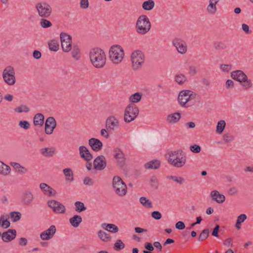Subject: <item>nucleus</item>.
<instances>
[{
	"label": "nucleus",
	"mask_w": 253,
	"mask_h": 253,
	"mask_svg": "<svg viewBox=\"0 0 253 253\" xmlns=\"http://www.w3.org/2000/svg\"><path fill=\"white\" fill-rule=\"evenodd\" d=\"M89 58L91 63L94 67L101 68L106 63V55L103 50L98 47L93 48L89 52Z\"/></svg>",
	"instance_id": "nucleus-1"
},
{
	"label": "nucleus",
	"mask_w": 253,
	"mask_h": 253,
	"mask_svg": "<svg viewBox=\"0 0 253 253\" xmlns=\"http://www.w3.org/2000/svg\"><path fill=\"white\" fill-rule=\"evenodd\" d=\"M168 161L174 167L180 168L185 165L186 157L182 150L179 149L177 151H171L168 153Z\"/></svg>",
	"instance_id": "nucleus-2"
},
{
	"label": "nucleus",
	"mask_w": 253,
	"mask_h": 253,
	"mask_svg": "<svg viewBox=\"0 0 253 253\" xmlns=\"http://www.w3.org/2000/svg\"><path fill=\"white\" fill-rule=\"evenodd\" d=\"M124 57L123 48L118 44L112 45L109 50V58L114 64L121 63Z\"/></svg>",
	"instance_id": "nucleus-3"
},
{
	"label": "nucleus",
	"mask_w": 253,
	"mask_h": 253,
	"mask_svg": "<svg viewBox=\"0 0 253 253\" xmlns=\"http://www.w3.org/2000/svg\"><path fill=\"white\" fill-rule=\"evenodd\" d=\"M35 8L39 16L42 18H48L52 13V7L49 4L45 1L38 2Z\"/></svg>",
	"instance_id": "nucleus-4"
},
{
	"label": "nucleus",
	"mask_w": 253,
	"mask_h": 253,
	"mask_svg": "<svg viewBox=\"0 0 253 253\" xmlns=\"http://www.w3.org/2000/svg\"><path fill=\"white\" fill-rule=\"evenodd\" d=\"M113 187L116 193L119 196H125L127 192V187L125 183L118 176H115L113 178Z\"/></svg>",
	"instance_id": "nucleus-5"
},
{
	"label": "nucleus",
	"mask_w": 253,
	"mask_h": 253,
	"mask_svg": "<svg viewBox=\"0 0 253 253\" xmlns=\"http://www.w3.org/2000/svg\"><path fill=\"white\" fill-rule=\"evenodd\" d=\"M136 27L139 34H144L148 32L151 27L148 18L144 15L140 16L137 19Z\"/></svg>",
	"instance_id": "nucleus-6"
},
{
	"label": "nucleus",
	"mask_w": 253,
	"mask_h": 253,
	"mask_svg": "<svg viewBox=\"0 0 253 253\" xmlns=\"http://www.w3.org/2000/svg\"><path fill=\"white\" fill-rule=\"evenodd\" d=\"M196 93L189 90L181 91L178 96V101L179 104L183 107L186 106V103L196 98Z\"/></svg>",
	"instance_id": "nucleus-7"
},
{
	"label": "nucleus",
	"mask_w": 253,
	"mask_h": 253,
	"mask_svg": "<svg viewBox=\"0 0 253 253\" xmlns=\"http://www.w3.org/2000/svg\"><path fill=\"white\" fill-rule=\"evenodd\" d=\"M15 71L13 67L7 66L3 71L2 78L4 82L9 85H13L16 83Z\"/></svg>",
	"instance_id": "nucleus-8"
},
{
	"label": "nucleus",
	"mask_w": 253,
	"mask_h": 253,
	"mask_svg": "<svg viewBox=\"0 0 253 253\" xmlns=\"http://www.w3.org/2000/svg\"><path fill=\"white\" fill-rule=\"evenodd\" d=\"M139 114V109L135 105H128L125 109L124 121L130 123L136 118Z\"/></svg>",
	"instance_id": "nucleus-9"
},
{
	"label": "nucleus",
	"mask_w": 253,
	"mask_h": 253,
	"mask_svg": "<svg viewBox=\"0 0 253 253\" xmlns=\"http://www.w3.org/2000/svg\"><path fill=\"white\" fill-rule=\"evenodd\" d=\"M132 68L134 70L139 69L144 63V56L142 52L136 50L131 55Z\"/></svg>",
	"instance_id": "nucleus-10"
},
{
	"label": "nucleus",
	"mask_w": 253,
	"mask_h": 253,
	"mask_svg": "<svg viewBox=\"0 0 253 253\" xmlns=\"http://www.w3.org/2000/svg\"><path fill=\"white\" fill-rule=\"evenodd\" d=\"M172 45L175 47L177 51L181 54H184L187 51V44L185 41L181 38H174L172 41Z\"/></svg>",
	"instance_id": "nucleus-11"
},
{
	"label": "nucleus",
	"mask_w": 253,
	"mask_h": 253,
	"mask_svg": "<svg viewBox=\"0 0 253 253\" xmlns=\"http://www.w3.org/2000/svg\"><path fill=\"white\" fill-rule=\"evenodd\" d=\"M60 37L63 51L69 52L72 47V37L65 33H61Z\"/></svg>",
	"instance_id": "nucleus-12"
},
{
	"label": "nucleus",
	"mask_w": 253,
	"mask_h": 253,
	"mask_svg": "<svg viewBox=\"0 0 253 253\" xmlns=\"http://www.w3.org/2000/svg\"><path fill=\"white\" fill-rule=\"evenodd\" d=\"M47 206L55 213L63 214L65 212V207L57 201L51 200L47 202Z\"/></svg>",
	"instance_id": "nucleus-13"
},
{
	"label": "nucleus",
	"mask_w": 253,
	"mask_h": 253,
	"mask_svg": "<svg viewBox=\"0 0 253 253\" xmlns=\"http://www.w3.org/2000/svg\"><path fill=\"white\" fill-rule=\"evenodd\" d=\"M56 126V122L55 119L52 117L47 118L45 123V133L48 135L51 134Z\"/></svg>",
	"instance_id": "nucleus-14"
},
{
	"label": "nucleus",
	"mask_w": 253,
	"mask_h": 253,
	"mask_svg": "<svg viewBox=\"0 0 253 253\" xmlns=\"http://www.w3.org/2000/svg\"><path fill=\"white\" fill-rule=\"evenodd\" d=\"M34 199V194L30 190H25L21 196V202L24 206L30 205Z\"/></svg>",
	"instance_id": "nucleus-15"
},
{
	"label": "nucleus",
	"mask_w": 253,
	"mask_h": 253,
	"mask_svg": "<svg viewBox=\"0 0 253 253\" xmlns=\"http://www.w3.org/2000/svg\"><path fill=\"white\" fill-rule=\"evenodd\" d=\"M56 231L55 226L51 225L48 229L41 233L40 237L42 240H49L53 237Z\"/></svg>",
	"instance_id": "nucleus-16"
},
{
	"label": "nucleus",
	"mask_w": 253,
	"mask_h": 253,
	"mask_svg": "<svg viewBox=\"0 0 253 253\" xmlns=\"http://www.w3.org/2000/svg\"><path fill=\"white\" fill-rule=\"evenodd\" d=\"M119 121L114 116H111L108 117L106 121V127L108 130H114L118 128Z\"/></svg>",
	"instance_id": "nucleus-17"
},
{
	"label": "nucleus",
	"mask_w": 253,
	"mask_h": 253,
	"mask_svg": "<svg viewBox=\"0 0 253 253\" xmlns=\"http://www.w3.org/2000/svg\"><path fill=\"white\" fill-rule=\"evenodd\" d=\"M106 159L104 156L100 155L95 158L93 162L94 169L102 170L106 167Z\"/></svg>",
	"instance_id": "nucleus-18"
},
{
	"label": "nucleus",
	"mask_w": 253,
	"mask_h": 253,
	"mask_svg": "<svg viewBox=\"0 0 253 253\" xmlns=\"http://www.w3.org/2000/svg\"><path fill=\"white\" fill-rule=\"evenodd\" d=\"M1 239L4 242H9L14 239L16 236V231L15 229H8L7 231L1 233Z\"/></svg>",
	"instance_id": "nucleus-19"
},
{
	"label": "nucleus",
	"mask_w": 253,
	"mask_h": 253,
	"mask_svg": "<svg viewBox=\"0 0 253 253\" xmlns=\"http://www.w3.org/2000/svg\"><path fill=\"white\" fill-rule=\"evenodd\" d=\"M80 157L87 162H89L93 158L92 154L88 149L84 146H81L79 148Z\"/></svg>",
	"instance_id": "nucleus-20"
},
{
	"label": "nucleus",
	"mask_w": 253,
	"mask_h": 253,
	"mask_svg": "<svg viewBox=\"0 0 253 253\" xmlns=\"http://www.w3.org/2000/svg\"><path fill=\"white\" fill-rule=\"evenodd\" d=\"M115 153L114 157L117 160V163L119 167H122L125 164V155L119 148H116L114 150Z\"/></svg>",
	"instance_id": "nucleus-21"
},
{
	"label": "nucleus",
	"mask_w": 253,
	"mask_h": 253,
	"mask_svg": "<svg viewBox=\"0 0 253 253\" xmlns=\"http://www.w3.org/2000/svg\"><path fill=\"white\" fill-rule=\"evenodd\" d=\"M88 145L90 146L92 150L98 152L101 150L103 147V143L98 139L91 138L88 140Z\"/></svg>",
	"instance_id": "nucleus-22"
},
{
	"label": "nucleus",
	"mask_w": 253,
	"mask_h": 253,
	"mask_svg": "<svg viewBox=\"0 0 253 253\" xmlns=\"http://www.w3.org/2000/svg\"><path fill=\"white\" fill-rule=\"evenodd\" d=\"M40 188L42 192L48 196H54L56 194V191L45 183H41L40 184Z\"/></svg>",
	"instance_id": "nucleus-23"
},
{
	"label": "nucleus",
	"mask_w": 253,
	"mask_h": 253,
	"mask_svg": "<svg viewBox=\"0 0 253 253\" xmlns=\"http://www.w3.org/2000/svg\"><path fill=\"white\" fill-rule=\"evenodd\" d=\"M231 76L232 79L239 82L240 83L247 77V76L241 70H236L232 72Z\"/></svg>",
	"instance_id": "nucleus-24"
},
{
	"label": "nucleus",
	"mask_w": 253,
	"mask_h": 253,
	"mask_svg": "<svg viewBox=\"0 0 253 253\" xmlns=\"http://www.w3.org/2000/svg\"><path fill=\"white\" fill-rule=\"evenodd\" d=\"M211 196L212 200L216 201L217 203H222L225 200V196L222 194H220L217 190L211 191Z\"/></svg>",
	"instance_id": "nucleus-25"
},
{
	"label": "nucleus",
	"mask_w": 253,
	"mask_h": 253,
	"mask_svg": "<svg viewBox=\"0 0 253 253\" xmlns=\"http://www.w3.org/2000/svg\"><path fill=\"white\" fill-rule=\"evenodd\" d=\"M101 227L111 233H117L119 231L118 227L114 224L103 223L101 224Z\"/></svg>",
	"instance_id": "nucleus-26"
},
{
	"label": "nucleus",
	"mask_w": 253,
	"mask_h": 253,
	"mask_svg": "<svg viewBox=\"0 0 253 253\" xmlns=\"http://www.w3.org/2000/svg\"><path fill=\"white\" fill-rule=\"evenodd\" d=\"M10 165L13 167L14 170L20 173L25 174L28 172V169L22 166L19 163L16 162H10Z\"/></svg>",
	"instance_id": "nucleus-27"
},
{
	"label": "nucleus",
	"mask_w": 253,
	"mask_h": 253,
	"mask_svg": "<svg viewBox=\"0 0 253 253\" xmlns=\"http://www.w3.org/2000/svg\"><path fill=\"white\" fill-rule=\"evenodd\" d=\"M69 222L73 227L77 228L82 222V217L80 215H75L69 219Z\"/></svg>",
	"instance_id": "nucleus-28"
},
{
	"label": "nucleus",
	"mask_w": 253,
	"mask_h": 253,
	"mask_svg": "<svg viewBox=\"0 0 253 253\" xmlns=\"http://www.w3.org/2000/svg\"><path fill=\"white\" fill-rule=\"evenodd\" d=\"M10 171L11 169L10 167L0 161V174L6 176L9 174Z\"/></svg>",
	"instance_id": "nucleus-29"
},
{
	"label": "nucleus",
	"mask_w": 253,
	"mask_h": 253,
	"mask_svg": "<svg viewBox=\"0 0 253 253\" xmlns=\"http://www.w3.org/2000/svg\"><path fill=\"white\" fill-rule=\"evenodd\" d=\"M181 115L179 113H175L167 116V121L169 123H177L180 119Z\"/></svg>",
	"instance_id": "nucleus-30"
},
{
	"label": "nucleus",
	"mask_w": 253,
	"mask_h": 253,
	"mask_svg": "<svg viewBox=\"0 0 253 253\" xmlns=\"http://www.w3.org/2000/svg\"><path fill=\"white\" fill-rule=\"evenodd\" d=\"M42 155L46 157H52L55 153V150L53 147L42 148L40 150Z\"/></svg>",
	"instance_id": "nucleus-31"
},
{
	"label": "nucleus",
	"mask_w": 253,
	"mask_h": 253,
	"mask_svg": "<svg viewBox=\"0 0 253 253\" xmlns=\"http://www.w3.org/2000/svg\"><path fill=\"white\" fill-rule=\"evenodd\" d=\"M44 116L41 113L37 114L34 118V124L35 126H42L44 123Z\"/></svg>",
	"instance_id": "nucleus-32"
},
{
	"label": "nucleus",
	"mask_w": 253,
	"mask_h": 253,
	"mask_svg": "<svg viewBox=\"0 0 253 253\" xmlns=\"http://www.w3.org/2000/svg\"><path fill=\"white\" fill-rule=\"evenodd\" d=\"M97 235L103 242H108L111 240V237L109 234L101 230L98 231Z\"/></svg>",
	"instance_id": "nucleus-33"
},
{
	"label": "nucleus",
	"mask_w": 253,
	"mask_h": 253,
	"mask_svg": "<svg viewBox=\"0 0 253 253\" xmlns=\"http://www.w3.org/2000/svg\"><path fill=\"white\" fill-rule=\"evenodd\" d=\"M66 177V180L69 182H72L74 180L73 172L71 169L66 168L63 170Z\"/></svg>",
	"instance_id": "nucleus-34"
},
{
	"label": "nucleus",
	"mask_w": 253,
	"mask_h": 253,
	"mask_svg": "<svg viewBox=\"0 0 253 253\" xmlns=\"http://www.w3.org/2000/svg\"><path fill=\"white\" fill-rule=\"evenodd\" d=\"M154 5L155 3L153 0H148L142 3V7L144 10L149 11L153 8Z\"/></svg>",
	"instance_id": "nucleus-35"
},
{
	"label": "nucleus",
	"mask_w": 253,
	"mask_h": 253,
	"mask_svg": "<svg viewBox=\"0 0 253 253\" xmlns=\"http://www.w3.org/2000/svg\"><path fill=\"white\" fill-rule=\"evenodd\" d=\"M186 80V77L183 74H177L174 78V81L180 85L183 84Z\"/></svg>",
	"instance_id": "nucleus-36"
},
{
	"label": "nucleus",
	"mask_w": 253,
	"mask_h": 253,
	"mask_svg": "<svg viewBox=\"0 0 253 253\" xmlns=\"http://www.w3.org/2000/svg\"><path fill=\"white\" fill-rule=\"evenodd\" d=\"M210 235V230L209 228H205L202 230L199 236L198 241L202 242L207 239Z\"/></svg>",
	"instance_id": "nucleus-37"
},
{
	"label": "nucleus",
	"mask_w": 253,
	"mask_h": 253,
	"mask_svg": "<svg viewBox=\"0 0 253 253\" xmlns=\"http://www.w3.org/2000/svg\"><path fill=\"white\" fill-rule=\"evenodd\" d=\"M145 168L146 169H158V161L154 160L147 163L145 164Z\"/></svg>",
	"instance_id": "nucleus-38"
},
{
	"label": "nucleus",
	"mask_w": 253,
	"mask_h": 253,
	"mask_svg": "<svg viewBox=\"0 0 253 253\" xmlns=\"http://www.w3.org/2000/svg\"><path fill=\"white\" fill-rule=\"evenodd\" d=\"M142 98V94L140 93L136 92L132 94L129 98L130 102L133 103L138 102Z\"/></svg>",
	"instance_id": "nucleus-39"
},
{
	"label": "nucleus",
	"mask_w": 253,
	"mask_h": 253,
	"mask_svg": "<svg viewBox=\"0 0 253 253\" xmlns=\"http://www.w3.org/2000/svg\"><path fill=\"white\" fill-rule=\"evenodd\" d=\"M139 202L145 208H151L153 207L151 202L145 197H140Z\"/></svg>",
	"instance_id": "nucleus-40"
},
{
	"label": "nucleus",
	"mask_w": 253,
	"mask_h": 253,
	"mask_svg": "<svg viewBox=\"0 0 253 253\" xmlns=\"http://www.w3.org/2000/svg\"><path fill=\"white\" fill-rule=\"evenodd\" d=\"M213 47L215 50L220 51L225 49L227 48V45L223 42L217 41L213 43Z\"/></svg>",
	"instance_id": "nucleus-41"
},
{
	"label": "nucleus",
	"mask_w": 253,
	"mask_h": 253,
	"mask_svg": "<svg viewBox=\"0 0 253 253\" xmlns=\"http://www.w3.org/2000/svg\"><path fill=\"white\" fill-rule=\"evenodd\" d=\"M226 126L225 122L220 120L217 123L216 132L217 133L221 134L224 130Z\"/></svg>",
	"instance_id": "nucleus-42"
},
{
	"label": "nucleus",
	"mask_w": 253,
	"mask_h": 253,
	"mask_svg": "<svg viewBox=\"0 0 253 253\" xmlns=\"http://www.w3.org/2000/svg\"><path fill=\"white\" fill-rule=\"evenodd\" d=\"M240 84L243 86V88L245 90H248L253 86L252 81L249 79L248 77L242 81Z\"/></svg>",
	"instance_id": "nucleus-43"
},
{
	"label": "nucleus",
	"mask_w": 253,
	"mask_h": 253,
	"mask_svg": "<svg viewBox=\"0 0 253 253\" xmlns=\"http://www.w3.org/2000/svg\"><path fill=\"white\" fill-rule=\"evenodd\" d=\"M75 206L76 207L75 211L78 212H81L86 210V207L84 206V204L82 202H76L75 203Z\"/></svg>",
	"instance_id": "nucleus-44"
},
{
	"label": "nucleus",
	"mask_w": 253,
	"mask_h": 253,
	"mask_svg": "<svg viewBox=\"0 0 253 253\" xmlns=\"http://www.w3.org/2000/svg\"><path fill=\"white\" fill-rule=\"evenodd\" d=\"M169 179H171L173 181L176 182L177 183L179 184V185H182L185 182V179L181 176H169L168 177Z\"/></svg>",
	"instance_id": "nucleus-45"
},
{
	"label": "nucleus",
	"mask_w": 253,
	"mask_h": 253,
	"mask_svg": "<svg viewBox=\"0 0 253 253\" xmlns=\"http://www.w3.org/2000/svg\"><path fill=\"white\" fill-rule=\"evenodd\" d=\"M217 7L215 4L213 3L209 2V4L207 7V12L210 14H214L217 11Z\"/></svg>",
	"instance_id": "nucleus-46"
},
{
	"label": "nucleus",
	"mask_w": 253,
	"mask_h": 253,
	"mask_svg": "<svg viewBox=\"0 0 253 253\" xmlns=\"http://www.w3.org/2000/svg\"><path fill=\"white\" fill-rule=\"evenodd\" d=\"M49 49L52 51H57L59 49V44L55 40H52L48 43Z\"/></svg>",
	"instance_id": "nucleus-47"
},
{
	"label": "nucleus",
	"mask_w": 253,
	"mask_h": 253,
	"mask_svg": "<svg viewBox=\"0 0 253 253\" xmlns=\"http://www.w3.org/2000/svg\"><path fill=\"white\" fill-rule=\"evenodd\" d=\"M80 49L77 44H74L73 50L72 51V57L76 60H78L80 57Z\"/></svg>",
	"instance_id": "nucleus-48"
},
{
	"label": "nucleus",
	"mask_w": 253,
	"mask_h": 253,
	"mask_svg": "<svg viewBox=\"0 0 253 253\" xmlns=\"http://www.w3.org/2000/svg\"><path fill=\"white\" fill-rule=\"evenodd\" d=\"M10 215L14 222L19 220L21 217V214L19 211H12L10 213Z\"/></svg>",
	"instance_id": "nucleus-49"
},
{
	"label": "nucleus",
	"mask_w": 253,
	"mask_h": 253,
	"mask_svg": "<svg viewBox=\"0 0 253 253\" xmlns=\"http://www.w3.org/2000/svg\"><path fill=\"white\" fill-rule=\"evenodd\" d=\"M46 18H42L40 21V25L42 28H47L51 26V23L46 19Z\"/></svg>",
	"instance_id": "nucleus-50"
},
{
	"label": "nucleus",
	"mask_w": 253,
	"mask_h": 253,
	"mask_svg": "<svg viewBox=\"0 0 253 253\" xmlns=\"http://www.w3.org/2000/svg\"><path fill=\"white\" fill-rule=\"evenodd\" d=\"M125 244L122 240H117L114 244V249L116 251H120L125 248Z\"/></svg>",
	"instance_id": "nucleus-51"
},
{
	"label": "nucleus",
	"mask_w": 253,
	"mask_h": 253,
	"mask_svg": "<svg viewBox=\"0 0 253 253\" xmlns=\"http://www.w3.org/2000/svg\"><path fill=\"white\" fill-rule=\"evenodd\" d=\"M14 111L18 113L28 112L29 108L26 105H22L14 109Z\"/></svg>",
	"instance_id": "nucleus-52"
},
{
	"label": "nucleus",
	"mask_w": 253,
	"mask_h": 253,
	"mask_svg": "<svg viewBox=\"0 0 253 253\" xmlns=\"http://www.w3.org/2000/svg\"><path fill=\"white\" fill-rule=\"evenodd\" d=\"M223 139L226 143H228L232 142L234 140V137L231 134L226 133L223 135Z\"/></svg>",
	"instance_id": "nucleus-53"
},
{
	"label": "nucleus",
	"mask_w": 253,
	"mask_h": 253,
	"mask_svg": "<svg viewBox=\"0 0 253 253\" xmlns=\"http://www.w3.org/2000/svg\"><path fill=\"white\" fill-rule=\"evenodd\" d=\"M19 126L24 129H28L30 128V123L26 121H21L19 122Z\"/></svg>",
	"instance_id": "nucleus-54"
},
{
	"label": "nucleus",
	"mask_w": 253,
	"mask_h": 253,
	"mask_svg": "<svg viewBox=\"0 0 253 253\" xmlns=\"http://www.w3.org/2000/svg\"><path fill=\"white\" fill-rule=\"evenodd\" d=\"M190 150L194 153H199L201 151V147L197 144H194L190 147Z\"/></svg>",
	"instance_id": "nucleus-55"
},
{
	"label": "nucleus",
	"mask_w": 253,
	"mask_h": 253,
	"mask_svg": "<svg viewBox=\"0 0 253 253\" xmlns=\"http://www.w3.org/2000/svg\"><path fill=\"white\" fill-rule=\"evenodd\" d=\"M220 68L223 72H229L232 69V65L230 64H221Z\"/></svg>",
	"instance_id": "nucleus-56"
},
{
	"label": "nucleus",
	"mask_w": 253,
	"mask_h": 253,
	"mask_svg": "<svg viewBox=\"0 0 253 253\" xmlns=\"http://www.w3.org/2000/svg\"><path fill=\"white\" fill-rule=\"evenodd\" d=\"M83 183L85 185L92 186L94 184V182L92 179L89 177H85L84 179Z\"/></svg>",
	"instance_id": "nucleus-57"
},
{
	"label": "nucleus",
	"mask_w": 253,
	"mask_h": 253,
	"mask_svg": "<svg viewBox=\"0 0 253 253\" xmlns=\"http://www.w3.org/2000/svg\"><path fill=\"white\" fill-rule=\"evenodd\" d=\"M247 217L245 214H241L239 216H238L237 220V224H241V223L243 222L246 219Z\"/></svg>",
	"instance_id": "nucleus-58"
},
{
	"label": "nucleus",
	"mask_w": 253,
	"mask_h": 253,
	"mask_svg": "<svg viewBox=\"0 0 253 253\" xmlns=\"http://www.w3.org/2000/svg\"><path fill=\"white\" fill-rule=\"evenodd\" d=\"M0 225L2 228L3 229H6L10 227V222L7 220V219H5V220H4L2 222H0Z\"/></svg>",
	"instance_id": "nucleus-59"
},
{
	"label": "nucleus",
	"mask_w": 253,
	"mask_h": 253,
	"mask_svg": "<svg viewBox=\"0 0 253 253\" xmlns=\"http://www.w3.org/2000/svg\"><path fill=\"white\" fill-rule=\"evenodd\" d=\"M175 228L178 230H183L185 228V225L183 221H179L176 223Z\"/></svg>",
	"instance_id": "nucleus-60"
},
{
	"label": "nucleus",
	"mask_w": 253,
	"mask_h": 253,
	"mask_svg": "<svg viewBox=\"0 0 253 253\" xmlns=\"http://www.w3.org/2000/svg\"><path fill=\"white\" fill-rule=\"evenodd\" d=\"M234 82L231 80H227L225 83V86L227 89L233 88L234 87Z\"/></svg>",
	"instance_id": "nucleus-61"
},
{
	"label": "nucleus",
	"mask_w": 253,
	"mask_h": 253,
	"mask_svg": "<svg viewBox=\"0 0 253 253\" xmlns=\"http://www.w3.org/2000/svg\"><path fill=\"white\" fill-rule=\"evenodd\" d=\"M220 228V226L219 225H216L215 227L213 228L212 232H211V235L215 237H218V231Z\"/></svg>",
	"instance_id": "nucleus-62"
},
{
	"label": "nucleus",
	"mask_w": 253,
	"mask_h": 253,
	"mask_svg": "<svg viewBox=\"0 0 253 253\" xmlns=\"http://www.w3.org/2000/svg\"><path fill=\"white\" fill-rule=\"evenodd\" d=\"M196 68L193 66H190L189 67V74L192 76H194L197 74Z\"/></svg>",
	"instance_id": "nucleus-63"
},
{
	"label": "nucleus",
	"mask_w": 253,
	"mask_h": 253,
	"mask_svg": "<svg viewBox=\"0 0 253 253\" xmlns=\"http://www.w3.org/2000/svg\"><path fill=\"white\" fill-rule=\"evenodd\" d=\"M81 7L84 9H86L88 7V0H81Z\"/></svg>",
	"instance_id": "nucleus-64"
}]
</instances>
